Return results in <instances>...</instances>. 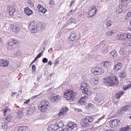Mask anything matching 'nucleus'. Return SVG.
Instances as JSON below:
<instances>
[{
    "label": "nucleus",
    "mask_w": 131,
    "mask_h": 131,
    "mask_svg": "<svg viewBox=\"0 0 131 131\" xmlns=\"http://www.w3.org/2000/svg\"><path fill=\"white\" fill-rule=\"evenodd\" d=\"M24 12L28 16H30L33 13L32 11L28 7L24 8Z\"/></svg>",
    "instance_id": "17"
},
{
    "label": "nucleus",
    "mask_w": 131,
    "mask_h": 131,
    "mask_svg": "<svg viewBox=\"0 0 131 131\" xmlns=\"http://www.w3.org/2000/svg\"><path fill=\"white\" fill-rule=\"evenodd\" d=\"M35 110L34 107L32 108L30 107L28 110V113L29 114H32L33 113L35 112Z\"/></svg>",
    "instance_id": "33"
},
{
    "label": "nucleus",
    "mask_w": 131,
    "mask_h": 131,
    "mask_svg": "<svg viewBox=\"0 0 131 131\" xmlns=\"http://www.w3.org/2000/svg\"><path fill=\"white\" fill-rule=\"evenodd\" d=\"M52 62L51 61H48V64L50 65H51L52 64Z\"/></svg>",
    "instance_id": "64"
},
{
    "label": "nucleus",
    "mask_w": 131,
    "mask_h": 131,
    "mask_svg": "<svg viewBox=\"0 0 131 131\" xmlns=\"http://www.w3.org/2000/svg\"><path fill=\"white\" fill-rule=\"evenodd\" d=\"M43 94V92H41L39 94L35 95L32 97L31 99H34L38 97V96H40Z\"/></svg>",
    "instance_id": "45"
},
{
    "label": "nucleus",
    "mask_w": 131,
    "mask_h": 131,
    "mask_svg": "<svg viewBox=\"0 0 131 131\" xmlns=\"http://www.w3.org/2000/svg\"><path fill=\"white\" fill-rule=\"evenodd\" d=\"M41 78V76H39L37 77V80L39 81L40 79Z\"/></svg>",
    "instance_id": "63"
},
{
    "label": "nucleus",
    "mask_w": 131,
    "mask_h": 131,
    "mask_svg": "<svg viewBox=\"0 0 131 131\" xmlns=\"http://www.w3.org/2000/svg\"><path fill=\"white\" fill-rule=\"evenodd\" d=\"M109 106V104L108 103H107L104 105V107H108Z\"/></svg>",
    "instance_id": "56"
},
{
    "label": "nucleus",
    "mask_w": 131,
    "mask_h": 131,
    "mask_svg": "<svg viewBox=\"0 0 131 131\" xmlns=\"http://www.w3.org/2000/svg\"><path fill=\"white\" fill-rule=\"evenodd\" d=\"M63 124L61 122H59V123L56 125L57 126L58 129V128H62L63 126Z\"/></svg>",
    "instance_id": "40"
},
{
    "label": "nucleus",
    "mask_w": 131,
    "mask_h": 131,
    "mask_svg": "<svg viewBox=\"0 0 131 131\" xmlns=\"http://www.w3.org/2000/svg\"><path fill=\"white\" fill-rule=\"evenodd\" d=\"M131 87V83L128 84H127V85H125L123 87L124 89V90H125L126 89H127L129 88H130Z\"/></svg>",
    "instance_id": "41"
},
{
    "label": "nucleus",
    "mask_w": 131,
    "mask_h": 131,
    "mask_svg": "<svg viewBox=\"0 0 131 131\" xmlns=\"http://www.w3.org/2000/svg\"><path fill=\"white\" fill-rule=\"evenodd\" d=\"M17 6L14 5L11 6H8L7 7V10L9 12L10 15H14L17 10Z\"/></svg>",
    "instance_id": "9"
},
{
    "label": "nucleus",
    "mask_w": 131,
    "mask_h": 131,
    "mask_svg": "<svg viewBox=\"0 0 131 131\" xmlns=\"http://www.w3.org/2000/svg\"><path fill=\"white\" fill-rule=\"evenodd\" d=\"M37 26L36 23L34 21H31L29 24V28L31 30V32L34 33H36L38 31Z\"/></svg>",
    "instance_id": "5"
},
{
    "label": "nucleus",
    "mask_w": 131,
    "mask_h": 131,
    "mask_svg": "<svg viewBox=\"0 0 131 131\" xmlns=\"http://www.w3.org/2000/svg\"><path fill=\"white\" fill-rule=\"evenodd\" d=\"M76 37V35L75 34H71L70 35V37H69L67 39L68 41L69 42V41L70 42L71 41H74Z\"/></svg>",
    "instance_id": "20"
},
{
    "label": "nucleus",
    "mask_w": 131,
    "mask_h": 131,
    "mask_svg": "<svg viewBox=\"0 0 131 131\" xmlns=\"http://www.w3.org/2000/svg\"><path fill=\"white\" fill-rule=\"evenodd\" d=\"M130 128L129 126H127L125 127L120 128L119 131H126Z\"/></svg>",
    "instance_id": "37"
},
{
    "label": "nucleus",
    "mask_w": 131,
    "mask_h": 131,
    "mask_svg": "<svg viewBox=\"0 0 131 131\" xmlns=\"http://www.w3.org/2000/svg\"><path fill=\"white\" fill-rule=\"evenodd\" d=\"M68 109L67 107L66 106L62 108L59 112L58 114V116H61L63 115H64L68 111Z\"/></svg>",
    "instance_id": "12"
},
{
    "label": "nucleus",
    "mask_w": 131,
    "mask_h": 131,
    "mask_svg": "<svg viewBox=\"0 0 131 131\" xmlns=\"http://www.w3.org/2000/svg\"><path fill=\"white\" fill-rule=\"evenodd\" d=\"M108 48H106L102 50V52L104 54H106L108 52Z\"/></svg>",
    "instance_id": "46"
},
{
    "label": "nucleus",
    "mask_w": 131,
    "mask_h": 131,
    "mask_svg": "<svg viewBox=\"0 0 131 131\" xmlns=\"http://www.w3.org/2000/svg\"><path fill=\"white\" fill-rule=\"evenodd\" d=\"M36 68V67L35 66V65H33L32 66V69L35 70Z\"/></svg>",
    "instance_id": "59"
},
{
    "label": "nucleus",
    "mask_w": 131,
    "mask_h": 131,
    "mask_svg": "<svg viewBox=\"0 0 131 131\" xmlns=\"http://www.w3.org/2000/svg\"><path fill=\"white\" fill-rule=\"evenodd\" d=\"M125 6L121 5H120L119 6V8L116 10V12L117 13H121L122 12V10L124 9V8L125 7Z\"/></svg>",
    "instance_id": "27"
},
{
    "label": "nucleus",
    "mask_w": 131,
    "mask_h": 131,
    "mask_svg": "<svg viewBox=\"0 0 131 131\" xmlns=\"http://www.w3.org/2000/svg\"><path fill=\"white\" fill-rule=\"evenodd\" d=\"M103 81L105 83H107L108 85L112 86L116 85L118 84V82L117 78L116 77H109L103 79Z\"/></svg>",
    "instance_id": "2"
},
{
    "label": "nucleus",
    "mask_w": 131,
    "mask_h": 131,
    "mask_svg": "<svg viewBox=\"0 0 131 131\" xmlns=\"http://www.w3.org/2000/svg\"><path fill=\"white\" fill-rule=\"evenodd\" d=\"M118 93L120 95H121V96L124 93V92L123 91L120 92Z\"/></svg>",
    "instance_id": "60"
},
{
    "label": "nucleus",
    "mask_w": 131,
    "mask_h": 131,
    "mask_svg": "<svg viewBox=\"0 0 131 131\" xmlns=\"http://www.w3.org/2000/svg\"><path fill=\"white\" fill-rule=\"evenodd\" d=\"M69 21L71 22L75 23V22L76 21V19L75 18L73 17H71L69 19Z\"/></svg>",
    "instance_id": "48"
},
{
    "label": "nucleus",
    "mask_w": 131,
    "mask_h": 131,
    "mask_svg": "<svg viewBox=\"0 0 131 131\" xmlns=\"http://www.w3.org/2000/svg\"><path fill=\"white\" fill-rule=\"evenodd\" d=\"M113 23V21L111 20H107L106 23V25L107 28H110V26L112 25Z\"/></svg>",
    "instance_id": "29"
},
{
    "label": "nucleus",
    "mask_w": 131,
    "mask_h": 131,
    "mask_svg": "<svg viewBox=\"0 0 131 131\" xmlns=\"http://www.w3.org/2000/svg\"><path fill=\"white\" fill-rule=\"evenodd\" d=\"M127 52L126 48H121L119 51V53L122 55H124L125 53Z\"/></svg>",
    "instance_id": "32"
},
{
    "label": "nucleus",
    "mask_w": 131,
    "mask_h": 131,
    "mask_svg": "<svg viewBox=\"0 0 131 131\" xmlns=\"http://www.w3.org/2000/svg\"><path fill=\"white\" fill-rule=\"evenodd\" d=\"M110 54L114 57H116L117 55L116 52L114 50H113L110 53Z\"/></svg>",
    "instance_id": "35"
},
{
    "label": "nucleus",
    "mask_w": 131,
    "mask_h": 131,
    "mask_svg": "<svg viewBox=\"0 0 131 131\" xmlns=\"http://www.w3.org/2000/svg\"><path fill=\"white\" fill-rule=\"evenodd\" d=\"M57 128V126L56 125L53 124L49 126L48 130L49 131H55Z\"/></svg>",
    "instance_id": "19"
},
{
    "label": "nucleus",
    "mask_w": 131,
    "mask_h": 131,
    "mask_svg": "<svg viewBox=\"0 0 131 131\" xmlns=\"http://www.w3.org/2000/svg\"><path fill=\"white\" fill-rule=\"evenodd\" d=\"M75 1L73 0L72 1H71V3L70 5V7H71L72 6V5L75 2Z\"/></svg>",
    "instance_id": "53"
},
{
    "label": "nucleus",
    "mask_w": 131,
    "mask_h": 131,
    "mask_svg": "<svg viewBox=\"0 0 131 131\" xmlns=\"http://www.w3.org/2000/svg\"><path fill=\"white\" fill-rule=\"evenodd\" d=\"M49 4L51 5H52L54 4V2L53 1H51L50 2Z\"/></svg>",
    "instance_id": "57"
},
{
    "label": "nucleus",
    "mask_w": 131,
    "mask_h": 131,
    "mask_svg": "<svg viewBox=\"0 0 131 131\" xmlns=\"http://www.w3.org/2000/svg\"><path fill=\"white\" fill-rule=\"evenodd\" d=\"M126 34H124L121 35L120 36H117V39L119 38L120 40H127V38L126 37Z\"/></svg>",
    "instance_id": "25"
},
{
    "label": "nucleus",
    "mask_w": 131,
    "mask_h": 131,
    "mask_svg": "<svg viewBox=\"0 0 131 131\" xmlns=\"http://www.w3.org/2000/svg\"><path fill=\"white\" fill-rule=\"evenodd\" d=\"M41 105L42 106H46L48 107L49 106V102L47 100H45L42 101L41 102Z\"/></svg>",
    "instance_id": "26"
},
{
    "label": "nucleus",
    "mask_w": 131,
    "mask_h": 131,
    "mask_svg": "<svg viewBox=\"0 0 131 131\" xmlns=\"http://www.w3.org/2000/svg\"><path fill=\"white\" fill-rule=\"evenodd\" d=\"M48 108V107L42 105L39 107V109L42 112H46Z\"/></svg>",
    "instance_id": "30"
},
{
    "label": "nucleus",
    "mask_w": 131,
    "mask_h": 131,
    "mask_svg": "<svg viewBox=\"0 0 131 131\" xmlns=\"http://www.w3.org/2000/svg\"><path fill=\"white\" fill-rule=\"evenodd\" d=\"M37 58L36 57L35 59L32 61V62L31 63V64H33L37 60Z\"/></svg>",
    "instance_id": "58"
},
{
    "label": "nucleus",
    "mask_w": 131,
    "mask_h": 131,
    "mask_svg": "<svg viewBox=\"0 0 131 131\" xmlns=\"http://www.w3.org/2000/svg\"><path fill=\"white\" fill-rule=\"evenodd\" d=\"M89 87V86L87 85V83H83L81 86V89L83 93L86 94H89L90 92V91L88 88Z\"/></svg>",
    "instance_id": "8"
},
{
    "label": "nucleus",
    "mask_w": 131,
    "mask_h": 131,
    "mask_svg": "<svg viewBox=\"0 0 131 131\" xmlns=\"http://www.w3.org/2000/svg\"><path fill=\"white\" fill-rule=\"evenodd\" d=\"M110 125L111 128H116L120 124V121L119 119H114L111 120L110 122Z\"/></svg>",
    "instance_id": "6"
},
{
    "label": "nucleus",
    "mask_w": 131,
    "mask_h": 131,
    "mask_svg": "<svg viewBox=\"0 0 131 131\" xmlns=\"http://www.w3.org/2000/svg\"><path fill=\"white\" fill-rule=\"evenodd\" d=\"M91 71L94 75H100L102 74L104 72V70L99 67H95L92 68Z\"/></svg>",
    "instance_id": "7"
},
{
    "label": "nucleus",
    "mask_w": 131,
    "mask_h": 131,
    "mask_svg": "<svg viewBox=\"0 0 131 131\" xmlns=\"http://www.w3.org/2000/svg\"><path fill=\"white\" fill-rule=\"evenodd\" d=\"M13 119V117L10 115L8 116L6 119V120L8 122H10Z\"/></svg>",
    "instance_id": "39"
},
{
    "label": "nucleus",
    "mask_w": 131,
    "mask_h": 131,
    "mask_svg": "<svg viewBox=\"0 0 131 131\" xmlns=\"http://www.w3.org/2000/svg\"><path fill=\"white\" fill-rule=\"evenodd\" d=\"M61 99L60 96L57 95L52 97L50 99V101L53 102L55 103L61 100Z\"/></svg>",
    "instance_id": "15"
},
{
    "label": "nucleus",
    "mask_w": 131,
    "mask_h": 131,
    "mask_svg": "<svg viewBox=\"0 0 131 131\" xmlns=\"http://www.w3.org/2000/svg\"><path fill=\"white\" fill-rule=\"evenodd\" d=\"M130 106H125L123 107H122L123 109L124 110L125 112L127 111H129V108Z\"/></svg>",
    "instance_id": "38"
},
{
    "label": "nucleus",
    "mask_w": 131,
    "mask_h": 131,
    "mask_svg": "<svg viewBox=\"0 0 131 131\" xmlns=\"http://www.w3.org/2000/svg\"><path fill=\"white\" fill-rule=\"evenodd\" d=\"M127 16L129 17H131V12L128 13L127 15Z\"/></svg>",
    "instance_id": "54"
},
{
    "label": "nucleus",
    "mask_w": 131,
    "mask_h": 131,
    "mask_svg": "<svg viewBox=\"0 0 131 131\" xmlns=\"http://www.w3.org/2000/svg\"><path fill=\"white\" fill-rule=\"evenodd\" d=\"M9 61L3 59H0V65L2 67H6L8 64Z\"/></svg>",
    "instance_id": "13"
},
{
    "label": "nucleus",
    "mask_w": 131,
    "mask_h": 131,
    "mask_svg": "<svg viewBox=\"0 0 131 131\" xmlns=\"http://www.w3.org/2000/svg\"><path fill=\"white\" fill-rule=\"evenodd\" d=\"M99 80V79L97 77L92 78L91 82L93 84H97Z\"/></svg>",
    "instance_id": "24"
},
{
    "label": "nucleus",
    "mask_w": 131,
    "mask_h": 131,
    "mask_svg": "<svg viewBox=\"0 0 131 131\" xmlns=\"http://www.w3.org/2000/svg\"><path fill=\"white\" fill-rule=\"evenodd\" d=\"M123 64L120 63H118L116 64L115 67H114V69L116 71L121 69L122 68Z\"/></svg>",
    "instance_id": "21"
},
{
    "label": "nucleus",
    "mask_w": 131,
    "mask_h": 131,
    "mask_svg": "<svg viewBox=\"0 0 131 131\" xmlns=\"http://www.w3.org/2000/svg\"><path fill=\"white\" fill-rule=\"evenodd\" d=\"M105 116L104 115L103 116L101 117V118H99L98 120L97 121L95 122V124L99 123L101 121L102 119H103L104 118Z\"/></svg>",
    "instance_id": "47"
},
{
    "label": "nucleus",
    "mask_w": 131,
    "mask_h": 131,
    "mask_svg": "<svg viewBox=\"0 0 131 131\" xmlns=\"http://www.w3.org/2000/svg\"><path fill=\"white\" fill-rule=\"evenodd\" d=\"M30 101V99H28L27 100V101L25 102L24 103L27 104Z\"/></svg>",
    "instance_id": "55"
},
{
    "label": "nucleus",
    "mask_w": 131,
    "mask_h": 131,
    "mask_svg": "<svg viewBox=\"0 0 131 131\" xmlns=\"http://www.w3.org/2000/svg\"><path fill=\"white\" fill-rule=\"evenodd\" d=\"M37 8L38 9L37 10L40 12H41L42 13L44 14L46 12V9L44 8L43 7V6L40 5H39L37 6Z\"/></svg>",
    "instance_id": "16"
},
{
    "label": "nucleus",
    "mask_w": 131,
    "mask_h": 131,
    "mask_svg": "<svg viewBox=\"0 0 131 131\" xmlns=\"http://www.w3.org/2000/svg\"><path fill=\"white\" fill-rule=\"evenodd\" d=\"M64 96L67 100H73L76 97V93L72 90H69L64 93Z\"/></svg>",
    "instance_id": "1"
},
{
    "label": "nucleus",
    "mask_w": 131,
    "mask_h": 131,
    "mask_svg": "<svg viewBox=\"0 0 131 131\" xmlns=\"http://www.w3.org/2000/svg\"><path fill=\"white\" fill-rule=\"evenodd\" d=\"M125 113V112L122 108L119 109L118 111V114L120 115L124 114Z\"/></svg>",
    "instance_id": "34"
},
{
    "label": "nucleus",
    "mask_w": 131,
    "mask_h": 131,
    "mask_svg": "<svg viewBox=\"0 0 131 131\" xmlns=\"http://www.w3.org/2000/svg\"><path fill=\"white\" fill-rule=\"evenodd\" d=\"M40 27L41 29H44V27L43 26V25L41 24L40 25Z\"/></svg>",
    "instance_id": "62"
},
{
    "label": "nucleus",
    "mask_w": 131,
    "mask_h": 131,
    "mask_svg": "<svg viewBox=\"0 0 131 131\" xmlns=\"http://www.w3.org/2000/svg\"><path fill=\"white\" fill-rule=\"evenodd\" d=\"M75 125L73 124V122H71L68 125V130L70 131L72 130L73 128L76 127Z\"/></svg>",
    "instance_id": "23"
},
{
    "label": "nucleus",
    "mask_w": 131,
    "mask_h": 131,
    "mask_svg": "<svg viewBox=\"0 0 131 131\" xmlns=\"http://www.w3.org/2000/svg\"><path fill=\"white\" fill-rule=\"evenodd\" d=\"M114 30H112L111 31H108L106 32V35L109 36L112 35V34L114 33Z\"/></svg>",
    "instance_id": "42"
},
{
    "label": "nucleus",
    "mask_w": 131,
    "mask_h": 131,
    "mask_svg": "<svg viewBox=\"0 0 131 131\" xmlns=\"http://www.w3.org/2000/svg\"><path fill=\"white\" fill-rule=\"evenodd\" d=\"M17 131H29V129L28 126H24L20 127Z\"/></svg>",
    "instance_id": "22"
},
{
    "label": "nucleus",
    "mask_w": 131,
    "mask_h": 131,
    "mask_svg": "<svg viewBox=\"0 0 131 131\" xmlns=\"http://www.w3.org/2000/svg\"><path fill=\"white\" fill-rule=\"evenodd\" d=\"M34 84L35 85V86L33 88L34 89H32L35 90L37 87L38 85H36V84L35 83H34Z\"/></svg>",
    "instance_id": "61"
},
{
    "label": "nucleus",
    "mask_w": 131,
    "mask_h": 131,
    "mask_svg": "<svg viewBox=\"0 0 131 131\" xmlns=\"http://www.w3.org/2000/svg\"><path fill=\"white\" fill-rule=\"evenodd\" d=\"M12 28V31L15 32H17L19 31V30H20L19 28L16 27V26H15L14 25V28Z\"/></svg>",
    "instance_id": "36"
},
{
    "label": "nucleus",
    "mask_w": 131,
    "mask_h": 131,
    "mask_svg": "<svg viewBox=\"0 0 131 131\" xmlns=\"http://www.w3.org/2000/svg\"><path fill=\"white\" fill-rule=\"evenodd\" d=\"M2 127L3 128L7 129L10 126V125L8 123L6 122L3 123L2 124Z\"/></svg>",
    "instance_id": "28"
},
{
    "label": "nucleus",
    "mask_w": 131,
    "mask_h": 131,
    "mask_svg": "<svg viewBox=\"0 0 131 131\" xmlns=\"http://www.w3.org/2000/svg\"><path fill=\"white\" fill-rule=\"evenodd\" d=\"M116 98L117 99H119V98L120 97H121V95H120L118 93H117V94H116Z\"/></svg>",
    "instance_id": "51"
},
{
    "label": "nucleus",
    "mask_w": 131,
    "mask_h": 131,
    "mask_svg": "<svg viewBox=\"0 0 131 131\" xmlns=\"http://www.w3.org/2000/svg\"><path fill=\"white\" fill-rule=\"evenodd\" d=\"M126 37L127 38V40L130 39H131V35L128 34H126Z\"/></svg>",
    "instance_id": "49"
},
{
    "label": "nucleus",
    "mask_w": 131,
    "mask_h": 131,
    "mask_svg": "<svg viewBox=\"0 0 131 131\" xmlns=\"http://www.w3.org/2000/svg\"><path fill=\"white\" fill-rule=\"evenodd\" d=\"M17 42V40H11L7 43L6 45V47L9 50H13L16 47Z\"/></svg>",
    "instance_id": "3"
},
{
    "label": "nucleus",
    "mask_w": 131,
    "mask_h": 131,
    "mask_svg": "<svg viewBox=\"0 0 131 131\" xmlns=\"http://www.w3.org/2000/svg\"><path fill=\"white\" fill-rule=\"evenodd\" d=\"M86 97H82L79 100L78 102V104L79 105H85L86 104V102L85 101L84 99Z\"/></svg>",
    "instance_id": "18"
},
{
    "label": "nucleus",
    "mask_w": 131,
    "mask_h": 131,
    "mask_svg": "<svg viewBox=\"0 0 131 131\" xmlns=\"http://www.w3.org/2000/svg\"><path fill=\"white\" fill-rule=\"evenodd\" d=\"M111 64V62L110 61H104L102 62L100 65L102 67L108 68L110 66Z\"/></svg>",
    "instance_id": "14"
},
{
    "label": "nucleus",
    "mask_w": 131,
    "mask_h": 131,
    "mask_svg": "<svg viewBox=\"0 0 131 131\" xmlns=\"http://www.w3.org/2000/svg\"><path fill=\"white\" fill-rule=\"evenodd\" d=\"M96 11V6H94L93 8H92L89 12L88 15L87 16V17L89 18L92 17L95 14Z\"/></svg>",
    "instance_id": "11"
},
{
    "label": "nucleus",
    "mask_w": 131,
    "mask_h": 131,
    "mask_svg": "<svg viewBox=\"0 0 131 131\" xmlns=\"http://www.w3.org/2000/svg\"><path fill=\"white\" fill-rule=\"evenodd\" d=\"M48 60L46 58H43L42 60V61L43 63H45L47 62Z\"/></svg>",
    "instance_id": "50"
},
{
    "label": "nucleus",
    "mask_w": 131,
    "mask_h": 131,
    "mask_svg": "<svg viewBox=\"0 0 131 131\" xmlns=\"http://www.w3.org/2000/svg\"><path fill=\"white\" fill-rule=\"evenodd\" d=\"M104 97L101 94H96L94 99L97 103H100L104 99Z\"/></svg>",
    "instance_id": "10"
},
{
    "label": "nucleus",
    "mask_w": 131,
    "mask_h": 131,
    "mask_svg": "<svg viewBox=\"0 0 131 131\" xmlns=\"http://www.w3.org/2000/svg\"><path fill=\"white\" fill-rule=\"evenodd\" d=\"M126 74L124 72H122L119 74V76L122 78H124Z\"/></svg>",
    "instance_id": "43"
},
{
    "label": "nucleus",
    "mask_w": 131,
    "mask_h": 131,
    "mask_svg": "<svg viewBox=\"0 0 131 131\" xmlns=\"http://www.w3.org/2000/svg\"><path fill=\"white\" fill-rule=\"evenodd\" d=\"M44 51H43L42 50L41 51V52L39 54H38L36 57L38 59L39 58L41 57V56H42V54H43Z\"/></svg>",
    "instance_id": "44"
},
{
    "label": "nucleus",
    "mask_w": 131,
    "mask_h": 131,
    "mask_svg": "<svg viewBox=\"0 0 131 131\" xmlns=\"http://www.w3.org/2000/svg\"><path fill=\"white\" fill-rule=\"evenodd\" d=\"M93 121L92 117L91 116H86L83 119L81 122V124L82 127H85L89 125L90 123Z\"/></svg>",
    "instance_id": "4"
},
{
    "label": "nucleus",
    "mask_w": 131,
    "mask_h": 131,
    "mask_svg": "<svg viewBox=\"0 0 131 131\" xmlns=\"http://www.w3.org/2000/svg\"><path fill=\"white\" fill-rule=\"evenodd\" d=\"M7 111H8V108H6L5 110L4 111H3V113H4V115H5V113H6Z\"/></svg>",
    "instance_id": "52"
},
{
    "label": "nucleus",
    "mask_w": 131,
    "mask_h": 131,
    "mask_svg": "<svg viewBox=\"0 0 131 131\" xmlns=\"http://www.w3.org/2000/svg\"><path fill=\"white\" fill-rule=\"evenodd\" d=\"M23 115L24 113L23 112L20 110H19L18 111L17 114V116L19 118H21L23 116Z\"/></svg>",
    "instance_id": "31"
}]
</instances>
